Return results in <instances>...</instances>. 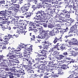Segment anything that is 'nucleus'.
I'll return each instance as SVG.
<instances>
[{
    "label": "nucleus",
    "instance_id": "obj_1",
    "mask_svg": "<svg viewBox=\"0 0 78 78\" xmlns=\"http://www.w3.org/2000/svg\"><path fill=\"white\" fill-rule=\"evenodd\" d=\"M70 12L66 14H63V12L60 13V15L58 16L55 17L54 20H56V22H60V24L61 25H63L64 24V22L65 21L62 20V17L63 18H70Z\"/></svg>",
    "mask_w": 78,
    "mask_h": 78
},
{
    "label": "nucleus",
    "instance_id": "obj_2",
    "mask_svg": "<svg viewBox=\"0 0 78 78\" xmlns=\"http://www.w3.org/2000/svg\"><path fill=\"white\" fill-rule=\"evenodd\" d=\"M35 60L37 62H35L34 60L31 59L30 61H29L30 62L29 63V64H30V65H32V64H34V67H37L39 65H40L41 64L42 65L43 63H44V62L40 61L41 59L39 58H35Z\"/></svg>",
    "mask_w": 78,
    "mask_h": 78
},
{
    "label": "nucleus",
    "instance_id": "obj_3",
    "mask_svg": "<svg viewBox=\"0 0 78 78\" xmlns=\"http://www.w3.org/2000/svg\"><path fill=\"white\" fill-rule=\"evenodd\" d=\"M38 29L40 32L42 33V35L40 34L39 35L36 37V38H38V39H44L46 36H45L44 35V33H48L49 32V30L45 31V30L42 29V27H40V28H38Z\"/></svg>",
    "mask_w": 78,
    "mask_h": 78
},
{
    "label": "nucleus",
    "instance_id": "obj_4",
    "mask_svg": "<svg viewBox=\"0 0 78 78\" xmlns=\"http://www.w3.org/2000/svg\"><path fill=\"white\" fill-rule=\"evenodd\" d=\"M7 57H9V58H7L6 59H4L3 60L4 61L2 62L1 64H2V65H1V66H4L5 65L4 62H6L7 64H8L9 63V62H12V60H11L10 59H13V60H14V57H15V55L13 54V55H10L9 54H8L7 55Z\"/></svg>",
    "mask_w": 78,
    "mask_h": 78
},
{
    "label": "nucleus",
    "instance_id": "obj_5",
    "mask_svg": "<svg viewBox=\"0 0 78 78\" xmlns=\"http://www.w3.org/2000/svg\"><path fill=\"white\" fill-rule=\"evenodd\" d=\"M7 19L10 20L11 22L14 23V24H20L21 22L23 21L22 20H19L18 19L14 18L11 16H8Z\"/></svg>",
    "mask_w": 78,
    "mask_h": 78
},
{
    "label": "nucleus",
    "instance_id": "obj_6",
    "mask_svg": "<svg viewBox=\"0 0 78 78\" xmlns=\"http://www.w3.org/2000/svg\"><path fill=\"white\" fill-rule=\"evenodd\" d=\"M24 46L25 47H27L28 48H25L23 53L24 54L31 53L32 52V46H31L30 44H24Z\"/></svg>",
    "mask_w": 78,
    "mask_h": 78
},
{
    "label": "nucleus",
    "instance_id": "obj_7",
    "mask_svg": "<svg viewBox=\"0 0 78 78\" xmlns=\"http://www.w3.org/2000/svg\"><path fill=\"white\" fill-rule=\"evenodd\" d=\"M68 9H69L70 10L73 9L74 10H78V1L75 0L74 2H73V4L72 5H71L68 6Z\"/></svg>",
    "mask_w": 78,
    "mask_h": 78
},
{
    "label": "nucleus",
    "instance_id": "obj_8",
    "mask_svg": "<svg viewBox=\"0 0 78 78\" xmlns=\"http://www.w3.org/2000/svg\"><path fill=\"white\" fill-rule=\"evenodd\" d=\"M36 14V17H39V18H41V19H44V16L46 15V13L43 11H38L35 13Z\"/></svg>",
    "mask_w": 78,
    "mask_h": 78
},
{
    "label": "nucleus",
    "instance_id": "obj_9",
    "mask_svg": "<svg viewBox=\"0 0 78 78\" xmlns=\"http://www.w3.org/2000/svg\"><path fill=\"white\" fill-rule=\"evenodd\" d=\"M19 61L18 60L17 61H13V62H9L8 63H7V62H4V66L5 67H10V66H13L16 65V64L19 63Z\"/></svg>",
    "mask_w": 78,
    "mask_h": 78
},
{
    "label": "nucleus",
    "instance_id": "obj_10",
    "mask_svg": "<svg viewBox=\"0 0 78 78\" xmlns=\"http://www.w3.org/2000/svg\"><path fill=\"white\" fill-rule=\"evenodd\" d=\"M36 28L35 24L34 23H30L29 27V31H33L34 33L37 31V30L35 29Z\"/></svg>",
    "mask_w": 78,
    "mask_h": 78
},
{
    "label": "nucleus",
    "instance_id": "obj_11",
    "mask_svg": "<svg viewBox=\"0 0 78 78\" xmlns=\"http://www.w3.org/2000/svg\"><path fill=\"white\" fill-rule=\"evenodd\" d=\"M21 50V48H18L16 50L15 48H13L11 49V52L12 53H13L15 56H16L19 53V51H20Z\"/></svg>",
    "mask_w": 78,
    "mask_h": 78
},
{
    "label": "nucleus",
    "instance_id": "obj_12",
    "mask_svg": "<svg viewBox=\"0 0 78 78\" xmlns=\"http://www.w3.org/2000/svg\"><path fill=\"white\" fill-rule=\"evenodd\" d=\"M23 61H24L25 62H26V63H27V64H28V68L27 69V70H31V69L32 68V66H31V64L30 63L29 64V63L30 62V60L28 59L27 58H24L23 60Z\"/></svg>",
    "mask_w": 78,
    "mask_h": 78
},
{
    "label": "nucleus",
    "instance_id": "obj_13",
    "mask_svg": "<svg viewBox=\"0 0 78 78\" xmlns=\"http://www.w3.org/2000/svg\"><path fill=\"white\" fill-rule=\"evenodd\" d=\"M1 12H3L2 14V16H6V15H12V11H7L6 10H3Z\"/></svg>",
    "mask_w": 78,
    "mask_h": 78
},
{
    "label": "nucleus",
    "instance_id": "obj_14",
    "mask_svg": "<svg viewBox=\"0 0 78 78\" xmlns=\"http://www.w3.org/2000/svg\"><path fill=\"white\" fill-rule=\"evenodd\" d=\"M39 6H40L42 8L44 6H46V8H50V6H48V3L47 2H42L39 3Z\"/></svg>",
    "mask_w": 78,
    "mask_h": 78
},
{
    "label": "nucleus",
    "instance_id": "obj_15",
    "mask_svg": "<svg viewBox=\"0 0 78 78\" xmlns=\"http://www.w3.org/2000/svg\"><path fill=\"white\" fill-rule=\"evenodd\" d=\"M18 72L19 73L16 74L18 77L20 76V75H25V74L24 72V70L22 69H20L18 70Z\"/></svg>",
    "mask_w": 78,
    "mask_h": 78
},
{
    "label": "nucleus",
    "instance_id": "obj_16",
    "mask_svg": "<svg viewBox=\"0 0 78 78\" xmlns=\"http://www.w3.org/2000/svg\"><path fill=\"white\" fill-rule=\"evenodd\" d=\"M36 15H35V16L33 18V19H35V20L37 21L36 22L37 23L38 22H44V20H42V19L39 17L36 16Z\"/></svg>",
    "mask_w": 78,
    "mask_h": 78
},
{
    "label": "nucleus",
    "instance_id": "obj_17",
    "mask_svg": "<svg viewBox=\"0 0 78 78\" xmlns=\"http://www.w3.org/2000/svg\"><path fill=\"white\" fill-rule=\"evenodd\" d=\"M37 67H38V69H41V70L43 71V72L45 70H47V67L45 66L42 65H39Z\"/></svg>",
    "mask_w": 78,
    "mask_h": 78
},
{
    "label": "nucleus",
    "instance_id": "obj_18",
    "mask_svg": "<svg viewBox=\"0 0 78 78\" xmlns=\"http://www.w3.org/2000/svg\"><path fill=\"white\" fill-rule=\"evenodd\" d=\"M51 70H52V69H49L48 70L46 69V70L43 71V72L44 73L45 75H48L49 77H50V76H53V75H52V73H48V72H51Z\"/></svg>",
    "mask_w": 78,
    "mask_h": 78
},
{
    "label": "nucleus",
    "instance_id": "obj_19",
    "mask_svg": "<svg viewBox=\"0 0 78 78\" xmlns=\"http://www.w3.org/2000/svg\"><path fill=\"white\" fill-rule=\"evenodd\" d=\"M59 1L57 0L54 1L53 2H52V5L55 8H56L58 7Z\"/></svg>",
    "mask_w": 78,
    "mask_h": 78
},
{
    "label": "nucleus",
    "instance_id": "obj_20",
    "mask_svg": "<svg viewBox=\"0 0 78 78\" xmlns=\"http://www.w3.org/2000/svg\"><path fill=\"white\" fill-rule=\"evenodd\" d=\"M77 27L76 26L74 25L72 27H71L70 30L71 31H70L69 33H74V32L76 31V28Z\"/></svg>",
    "mask_w": 78,
    "mask_h": 78
},
{
    "label": "nucleus",
    "instance_id": "obj_21",
    "mask_svg": "<svg viewBox=\"0 0 78 78\" xmlns=\"http://www.w3.org/2000/svg\"><path fill=\"white\" fill-rule=\"evenodd\" d=\"M29 9L27 7V6H23L21 8L22 12H23L25 14V12H27V11H28V10Z\"/></svg>",
    "mask_w": 78,
    "mask_h": 78
},
{
    "label": "nucleus",
    "instance_id": "obj_22",
    "mask_svg": "<svg viewBox=\"0 0 78 78\" xmlns=\"http://www.w3.org/2000/svg\"><path fill=\"white\" fill-rule=\"evenodd\" d=\"M74 0V2L75 0H68L66 2H65V5H69V3H70V5H73V1Z\"/></svg>",
    "mask_w": 78,
    "mask_h": 78
},
{
    "label": "nucleus",
    "instance_id": "obj_23",
    "mask_svg": "<svg viewBox=\"0 0 78 78\" xmlns=\"http://www.w3.org/2000/svg\"><path fill=\"white\" fill-rule=\"evenodd\" d=\"M69 45L67 44V47H69V48H71V47H73V46H72V45H78V43H74V42L72 41L69 42Z\"/></svg>",
    "mask_w": 78,
    "mask_h": 78
},
{
    "label": "nucleus",
    "instance_id": "obj_24",
    "mask_svg": "<svg viewBox=\"0 0 78 78\" xmlns=\"http://www.w3.org/2000/svg\"><path fill=\"white\" fill-rule=\"evenodd\" d=\"M43 34L44 36H54L55 34V33L51 30L50 31L49 34L44 33Z\"/></svg>",
    "mask_w": 78,
    "mask_h": 78
},
{
    "label": "nucleus",
    "instance_id": "obj_25",
    "mask_svg": "<svg viewBox=\"0 0 78 78\" xmlns=\"http://www.w3.org/2000/svg\"><path fill=\"white\" fill-rule=\"evenodd\" d=\"M39 52L40 53H41L43 55L42 56L45 57L46 56V52H47V50H45V49H43L40 51Z\"/></svg>",
    "mask_w": 78,
    "mask_h": 78
},
{
    "label": "nucleus",
    "instance_id": "obj_26",
    "mask_svg": "<svg viewBox=\"0 0 78 78\" xmlns=\"http://www.w3.org/2000/svg\"><path fill=\"white\" fill-rule=\"evenodd\" d=\"M23 15H27L26 17V18H28V17H30L31 15H33V13L30 12H25V14H23Z\"/></svg>",
    "mask_w": 78,
    "mask_h": 78
},
{
    "label": "nucleus",
    "instance_id": "obj_27",
    "mask_svg": "<svg viewBox=\"0 0 78 78\" xmlns=\"http://www.w3.org/2000/svg\"><path fill=\"white\" fill-rule=\"evenodd\" d=\"M8 41H7V40H5V43L3 44V45L0 46V47H2V49L3 50L6 49V44H8Z\"/></svg>",
    "mask_w": 78,
    "mask_h": 78
},
{
    "label": "nucleus",
    "instance_id": "obj_28",
    "mask_svg": "<svg viewBox=\"0 0 78 78\" xmlns=\"http://www.w3.org/2000/svg\"><path fill=\"white\" fill-rule=\"evenodd\" d=\"M52 53H53V55H54V57H55V58H57V56H59V53L58 52H57L56 51H52Z\"/></svg>",
    "mask_w": 78,
    "mask_h": 78
},
{
    "label": "nucleus",
    "instance_id": "obj_29",
    "mask_svg": "<svg viewBox=\"0 0 78 78\" xmlns=\"http://www.w3.org/2000/svg\"><path fill=\"white\" fill-rule=\"evenodd\" d=\"M59 32H60V33L62 34H63L64 32H65V30L63 29L57 28V33H58Z\"/></svg>",
    "mask_w": 78,
    "mask_h": 78
},
{
    "label": "nucleus",
    "instance_id": "obj_30",
    "mask_svg": "<svg viewBox=\"0 0 78 78\" xmlns=\"http://www.w3.org/2000/svg\"><path fill=\"white\" fill-rule=\"evenodd\" d=\"M7 73H8V74H11V75H9V77L10 78H14V76H12V75H13L14 73L13 72L11 71V72H9L8 71Z\"/></svg>",
    "mask_w": 78,
    "mask_h": 78
},
{
    "label": "nucleus",
    "instance_id": "obj_31",
    "mask_svg": "<svg viewBox=\"0 0 78 78\" xmlns=\"http://www.w3.org/2000/svg\"><path fill=\"white\" fill-rule=\"evenodd\" d=\"M12 66H2V67H5V69L7 70H12V68H11V67H12Z\"/></svg>",
    "mask_w": 78,
    "mask_h": 78
},
{
    "label": "nucleus",
    "instance_id": "obj_32",
    "mask_svg": "<svg viewBox=\"0 0 78 78\" xmlns=\"http://www.w3.org/2000/svg\"><path fill=\"white\" fill-rule=\"evenodd\" d=\"M66 47H67V44H65V45H62L60 47V49L62 51H63V50L66 49Z\"/></svg>",
    "mask_w": 78,
    "mask_h": 78
},
{
    "label": "nucleus",
    "instance_id": "obj_33",
    "mask_svg": "<svg viewBox=\"0 0 78 78\" xmlns=\"http://www.w3.org/2000/svg\"><path fill=\"white\" fill-rule=\"evenodd\" d=\"M11 37H12V35L9 34L8 35V36L5 37L3 39H4L5 40H6V39H9Z\"/></svg>",
    "mask_w": 78,
    "mask_h": 78
},
{
    "label": "nucleus",
    "instance_id": "obj_34",
    "mask_svg": "<svg viewBox=\"0 0 78 78\" xmlns=\"http://www.w3.org/2000/svg\"><path fill=\"white\" fill-rule=\"evenodd\" d=\"M64 58V56L63 55H59V57H57L56 59H58V60H61V59H63Z\"/></svg>",
    "mask_w": 78,
    "mask_h": 78
},
{
    "label": "nucleus",
    "instance_id": "obj_35",
    "mask_svg": "<svg viewBox=\"0 0 78 78\" xmlns=\"http://www.w3.org/2000/svg\"><path fill=\"white\" fill-rule=\"evenodd\" d=\"M48 46H49V44H44L43 48L45 50H48Z\"/></svg>",
    "mask_w": 78,
    "mask_h": 78
},
{
    "label": "nucleus",
    "instance_id": "obj_36",
    "mask_svg": "<svg viewBox=\"0 0 78 78\" xmlns=\"http://www.w3.org/2000/svg\"><path fill=\"white\" fill-rule=\"evenodd\" d=\"M61 39V37H60L59 38H58L57 37H55V38L54 40L53 41V43L54 44H56V43L58 42V40H60Z\"/></svg>",
    "mask_w": 78,
    "mask_h": 78
},
{
    "label": "nucleus",
    "instance_id": "obj_37",
    "mask_svg": "<svg viewBox=\"0 0 78 78\" xmlns=\"http://www.w3.org/2000/svg\"><path fill=\"white\" fill-rule=\"evenodd\" d=\"M72 42L74 43H76L77 44V45H78V40L76 38H73L71 40Z\"/></svg>",
    "mask_w": 78,
    "mask_h": 78
},
{
    "label": "nucleus",
    "instance_id": "obj_38",
    "mask_svg": "<svg viewBox=\"0 0 78 78\" xmlns=\"http://www.w3.org/2000/svg\"><path fill=\"white\" fill-rule=\"evenodd\" d=\"M58 74L59 75H61L62 73H64V72H63V70H62L61 69H59L58 70Z\"/></svg>",
    "mask_w": 78,
    "mask_h": 78
},
{
    "label": "nucleus",
    "instance_id": "obj_39",
    "mask_svg": "<svg viewBox=\"0 0 78 78\" xmlns=\"http://www.w3.org/2000/svg\"><path fill=\"white\" fill-rule=\"evenodd\" d=\"M58 28H54L52 31L55 33H57Z\"/></svg>",
    "mask_w": 78,
    "mask_h": 78
},
{
    "label": "nucleus",
    "instance_id": "obj_40",
    "mask_svg": "<svg viewBox=\"0 0 78 78\" xmlns=\"http://www.w3.org/2000/svg\"><path fill=\"white\" fill-rule=\"evenodd\" d=\"M62 12H63V14H67V13H69V12L67 11L66 9L63 10L62 11Z\"/></svg>",
    "mask_w": 78,
    "mask_h": 78
},
{
    "label": "nucleus",
    "instance_id": "obj_41",
    "mask_svg": "<svg viewBox=\"0 0 78 78\" xmlns=\"http://www.w3.org/2000/svg\"><path fill=\"white\" fill-rule=\"evenodd\" d=\"M77 55H78V53L76 52L75 51H73L72 53V55L73 56H77Z\"/></svg>",
    "mask_w": 78,
    "mask_h": 78
},
{
    "label": "nucleus",
    "instance_id": "obj_42",
    "mask_svg": "<svg viewBox=\"0 0 78 78\" xmlns=\"http://www.w3.org/2000/svg\"><path fill=\"white\" fill-rule=\"evenodd\" d=\"M12 2H10L7 1L6 3V5H5V6H9Z\"/></svg>",
    "mask_w": 78,
    "mask_h": 78
},
{
    "label": "nucleus",
    "instance_id": "obj_43",
    "mask_svg": "<svg viewBox=\"0 0 78 78\" xmlns=\"http://www.w3.org/2000/svg\"><path fill=\"white\" fill-rule=\"evenodd\" d=\"M48 27L49 28H53L54 27V26L53 24H48Z\"/></svg>",
    "mask_w": 78,
    "mask_h": 78
},
{
    "label": "nucleus",
    "instance_id": "obj_44",
    "mask_svg": "<svg viewBox=\"0 0 78 78\" xmlns=\"http://www.w3.org/2000/svg\"><path fill=\"white\" fill-rule=\"evenodd\" d=\"M27 1H28V2H33V3L37 2V0H27Z\"/></svg>",
    "mask_w": 78,
    "mask_h": 78
},
{
    "label": "nucleus",
    "instance_id": "obj_45",
    "mask_svg": "<svg viewBox=\"0 0 78 78\" xmlns=\"http://www.w3.org/2000/svg\"><path fill=\"white\" fill-rule=\"evenodd\" d=\"M3 58H4V56H3V55H0V63L2 64L1 65H2V62L1 63L2 61L1 59H3Z\"/></svg>",
    "mask_w": 78,
    "mask_h": 78
},
{
    "label": "nucleus",
    "instance_id": "obj_46",
    "mask_svg": "<svg viewBox=\"0 0 78 78\" xmlns=\"http://www.w3.org/2000/svg\"><path fill=\"white\" fill-rule=\"evenodd\" d=\"M3 40L2 39L0 38V46L1 45H3L4 44H5V43H3Z\"/></svg>",
    "mask_w": 78,
    "mask_h": 78
},
{
    "label": "nucleus",
    "instance_id": "obj_47",
    "mask_svg": "<svg viewBox=\"0 0 78 78\" xmlns=\"http://www.w3.org/2000/svg\"><path fill=\"white\" fill-rule=\"evenodd\" d=\"M39 23L40 22H38V23H37L36 25V26H37V27H38V28H37V29H38V30H39V28H40L41 27V26H40V25H41V24H40V23Z\"/></svg>",
    "mask_w": 78,
    "mask_h": 78
},
{
    "label": "nucleus",
    "instance_id": "obj_48",
    "mask_svg": "<svg viewBox=\"0 0 78 78\" xmlns=\"http://www.w3.org/2000/svg\"><path fill=\"white\" fill-rule=\"evenodd\" d=\"M59 44V43H57V45H55V46H54L52 48V50H53V48H58V45Z\"/></svg>",
    "mask_w": 78,
    "mask_h": 78
},
{
    "label": "nucleus",
    "instance_id": "obj_49",
    "mask_svg": "<svg viewBox=\"0 0 78 78\" xmlns=\"http://www.w3.org/2000/svg\"><path fill=\"white\" fill-rule=\"evenodd\" d=\"M15 4L13 3H11L10 5L9 6V8H12V7H14Z\"/></svg>",
    "mask_w": 78,
    "mask_h": 78
},
{
    "label": "nucleus",
    "instance_id": "obj_50",
    "mask_svg": "<svg viewBox=\"0 0 78 78\" xmlns=\"http://www.w3.org/2000/svg\"><path fill=\"white\" fill-rule=\"evenodd\" d=\"M12 11H15V12L16 13H17V12L19 11V9L16 8H14L12 9Z\"/></svg>",
    "mask_w": 78,
    "mask_h": 78
},
{
    "label": "nucleus",
    "instance_id": "obj_51",
    "mask_svg": "<svg viewBox=\"0 0 78 78\" xmlns=\"http://www.w3.org/2000/svg\"><path fill=\"white\" fill-rule=\"evenodd\" d=\"M58 68H59V66H58V65H54L53 68L54 69L57 70V69H58Z\"/></svg>",
    "mask_w": 78,
    "mask_h": 78
},
{
    "label": "nucleus",
    "instance_id": "obj_52",
    "mask_svg": "<svg viewBox=\"0 0 78 78\" xmlns=\"http://www.w3.org/2000/svg\"><path fill=\"white\" fill-rule=\"evenodd\" d=\"M19 5L18 4H15L14 5V8H20Z\"/></svg>",
    "mask_w": 78,
    "mask_h": 78
},
{
    "label": "nucleus",
    "instance_id": "obj_53",
    "mask_svg": "<svg viewBox=\"0 0 78 78\" xmlns=\"http://www.w3.org/2000/svg\"><path fill=\"white\" fill-rule=\"evenodd\" d=\"M32 9H33L34 10H34H35V9H36L37 7H36V6L35 5H32Z\"/></svg>",
    "mask_w": 78,
    "mask_h": 78
},
{
    "label": "nucleus",
    "instance_id": "obj_54",
    "mask_svg": "<svg viewBox=\"0 0 78 78\" xmlns=\"http://www.w3.org/2000/svg\"><path fill=\"white\" fill-rule=\"evenodd\" d=\"M35 36H34V35H33L31 38V41H34V39H35Z\"/></svg>",
    "mask_w": 78,
    "mask_h": 78
},
{
    "label": "nucleus",
    "instance_id": "obj_55",
    "mask_svg": "<svg viewBox=\"0 0 78 78\" xmlns=\"http://www.w3.org/2000/svg\"><path fill=\"white\" fill-rule=\"evenodd\" d=\"M73 49L75 50H76V51H78V48H70V49H69V50H72V49Z\"/></svg>",
    "mask_w": 78,
    "mask_h": 78
},
{
    "label": "nucleus",
    "instance_id": "obj_56",
    "mask_svg": "<svg viewBox=\"0 0 78 78\" xmlns=\"http://www.w3.org/2000/svg\"><path fill=\"white\" fill-rule=\"evenodd\" d=\"M28 2V4H27V8H28L29 7H30V6L31 5L30 4V2H28V1H27Z\"/></svg>",
    "mask_w": 78,
    "mask_h": 78
},
{
    "label": "nucleus",
    "instance_id": "obj_57",
    "mask_svg": "<svg viewBox=\"0 0 78 78\" xmlns=\"http://www.w3.org/2000/svg\"><path fill=\"white\" fill-rule=\"evenodd\" d=\"M74 9H72L71 10H70V11H69V13H73L74 12Z\"/></svg>",
    "mask_w": 78,
    "mask_h": 78
},
{
    "label": "nucleus",
    "instance_id": "obj_58",
    "mask_svg": "<svg viewBox=\"0 0 78 78\" xmlns=\"http://www.w3.org/2000/svg\"><path fill=\"white\" fill-rule=\"evenodd\" d=\"M2 20H4V21H5V20H9L7 19V18H6V17L5 16H4V18H2Z\"/></svg>",
    "mask_w": 78,
    "mask_h": 78
},
{
    "label": "nucleus",
    "instance_id": "obj_59",
    "mask_svg": "<svg viewBox=\"0 0 78 78\" xmlns=\"http://www.w3.org/2000/svg\"><path fill=\"white\" fill-rule=\"evenodd\" d=\"M37 76H38V77L41 78V76H43V74L42 73H41L39 75H38Z\"/></svg>",
    "mask_w": 78,
    "mask_h": 78
},
{
    "label": "nucleus",
    "instance_id": "obj_60",
    "mask_svg": "<svg viewBox=\"0 0 78 78\" xmlns=\"http://www.w3.org/2000/svg\"><path fill=\"white\" fill-rule=\"evenodd\" d=\"M15 26H16V28H19V29H20V25L17 24Z\"/></svg>",
    "mask_w": 78,
    "mask_h": 78
},
{
    "label": "nucleus",
    "instance_id": "obj_61",
    "mask_svg": "<svg viewBox=\"0 0 78 78\" xmlns=\"http://www.w3.org/2000/svg\"><path fill=\"white\" fill-rule=\"evenodd\" d=\"M70 23H73V22H74V20L72 19H70Z\"/></svg>",
    "mask_w": 78,
    "mask_h": 78
},
{
    "label": "nucleus",
    "instance_id": "obj_62",
    "mask_svg": "<svg viewBox=\"0 0 78 78\" xmlns=\"http://www.w3.org/2000/svg\"><path fill=\"white\" fill-rule=\"evenodd\" d=\"M11 49H12V48L11 49V47H9L8 49V52H11Z\"/></svg>",
    "mask_w": 78,
    "mask_h": 78
},
{
    "label": "nucleus",
    "instance_id": "obj_63",
    "mask_svg": "<svg viewBox=\"0 0 78 78\" xmlns=\"http://www.w3.org/2000/svg\"><path fill=\"white\" fill-rule=\"evenodd\" d=\"M66 25L67 26H70L71 25V24L69 22H67L66 23Z\"/></svg>",
    "mask_w": 78,
    "mask_h": 78
},
{
    "label": "nucleus",
    "instance_id": "obj_64",
    "mask_svg": "<svg viewBox=\"0 0 78 78\" xmlns=\"http://www.w3.org/2000/svg\"><path fill=\"white\" fill-rule=\"evenodd\" d=\"M5 1L3 0V1H0V4H5Z\"/></svg>",
    "mask_w": 78,
    "mask_h": 78
}]
</instances>
